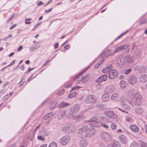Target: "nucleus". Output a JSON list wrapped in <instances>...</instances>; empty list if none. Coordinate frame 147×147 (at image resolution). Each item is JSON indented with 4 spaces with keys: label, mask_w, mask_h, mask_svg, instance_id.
<instances>
[{
    "label": "nucleus",
    "mask_w": 147,
    "mask_h": 147,
    "mask_svg": "<svg viewBox=\"0 0 147 147\" xmlns=\"http://www.w3.org/2000/svg\"><path fill=\"white\" fill-rule=\"evenodd\" d=\"M76 130V127L73 124H68L63 127L62 131L63 133L66 134H72Z\"/></svg>",
    "instance_id": "nucleus-1"
},
{
    "label": "nucleus",
    "mask_w": 147,
    "mask_h": 147,
    "mask_svg": "<svg viewBox=\"0 0 147 147\" xmlns=\"http://www.w3.org/2000/svg\"><path fill=\"white\" fill-rule=\"evenodd\" d=\"M80 109V106L78 104H76L73 105L69 111V114L71 116H73L78 112Z\"/></svg>",
    "instance_id": "nucleus-2"
},
{
    "label": "nucleus",
    "mask_w": 147,
    "mask_h": 147,
    "mask_svg": "<svg viewBox=\"0 0 147 147\" xmlns=\"http://www.w3.org/2000/svg\"><path fill=\"white\" fill-rule=\"evenodd\" d=\"M97 98L94 96L90 95L87 96L85 98V101L87 103L93 104L96 103Z\"/></svg>",
    "instance_id": "nucleus-3"
},
{
    "label": "nucleus",
    "mask_w": 147,
    "mask_h": 147,
    "mask_svg": "<svg viewBox=\"0 0 147 147\" xmlns=\"http://www.w3.org/2000/svg\"><path fill=\"white\" fill-rule=\"evenodd\" d=\"M97 120L95 117L90 119L88 121L89 124L91 126L94 127H100L101 125V123L99 121H96Z\"/></svg>",
    "instance_id": "nucleus-4"
},
{
    "label": "nucleus",
    "mask_w": 147,
    "mask_h": 147,
    "mask_svg": "<svg viewBox=\"0 0 147 147\" xmlns=\"http://www.w3.org/2000/svg\"><path fill=\"white\" fill-rule=\"evenodd\" d=\"M90 129L89 128H88V127L86 125H83L81 128L78 129V132L80 134H84L83 136L84 137H86V134H88V131H90Z\"/></svg>",
    "instance_id": "nucleus-5"
},
{
    "label": "nucleus",
    "mask_w": 147,
    "mask_h": 147,
    "mask_svg": "<svg viewBox=\"0 0 147 147\" xmlns=\"http://www.w3.org/2000/svg\"><path fill=\"white\" fill-rule=\"evenodd\" d=\"M70 140V137L68 135L63 137L60 139L61 143L63 145L67 144Z\"/></svg>",
    "instance_id": "nucleus-6"
},
{
    "label": "nucleus",
    "mask_w": 147,
    "mask_h": 147,
    "mask_svg": "<svg viewBox=\"0 0 147 147\" xmlns=\"http://www.w3.org/2000/svg\"><path fill=\"white\" fill-rule=\"evenodd\" d=\"M101 136L103 140L106 141H109L111 140V137L109 134L106 132L101 133Z\"/></svg>",
    "instance_id": "nucleus-7"
},
{
    "label": "nucleus",
    "mask_w": 147,
    "mask_h": 147,
    "mask_svg": "<svg viewBox=\"0 0 147 147\" xmlns=\"http://www.w3.org/2000/svg\"><path fill=\"white\" fill-rule=\"evenodd\" d=\"M104 114L108 117L112 119L116 118L117 117V115L113 111H105L104 112Z\"/></svg>",
    "instance_id": "nucleus-8"
},
{
    "label": "nucleus",
    "mask_w": 147,
    "mask_h": 147,
    "mask_svg": "<svg viewBox=\"0 0 147 147\" xmlns=\"http://www.w3.org/2000/svg\"><path fill=\"white\" fill-rule=\"evenodd\" d=\"M128 81L131 85H134L137 82V78L134 76H129Z\"/></svg>",
    "instance_id": "nucleus-9"
},
{
    "label": "nucleus",
    "mask_w": 147,
    "mask_h": 147,
    "mask_svg": "<svg viewBox=\"0 0 147 147\" xmlns=\"http://www.w3.org/2000/svg\"><path fill=\"white\" fill-rule=\"evenodd\" d=\"M117 72L116 70H113L109 72V77L110 79H113L116 77L117 75Z\"/></svg>",
    "instance_id": "nucleus-10"
},
{
    "label": "nucleus",
    "mask_w": 147,
    "mask_h": 147,
    "mask_svg": "<svg viewBox=\"0 0 147 147\" xmlns=\"http://www.w3.org/2000/svg\"><path fill=\"white\" fill-rule=\"evenodd\" d=\"M67 113V111L65 110H63L59 111L57 115V117L59 119H61L64 118Z\"/></svg>",
    "instance_id": "nucleus-11"
},
{
    "label": "nucleus",
    "mask_w": 147,
    "mask_h": 147,
    "mask_svg": "<svg viewBox=\"0 0 147 147\" xmlns=\"http://www.w3.org/2000/svg\"><path fill=\"white\" fill-rule=\"evenodd\" d=\"M88 144L87 140L85 139H81L79 143L80 147H87Z\"/></svg>",
    "instance_id": "nucleus-12"
},
{
    "label": "nucleus",
    "mask_w": 147,
    "mask_h": 147,
    "mask_svg": "<svg viewBox=\"0 0 147 147\" xmlns=\"http://www.w3.org/2000/svg\"><path fill=\"white\" fill-rule=\"evenodd\" d=\"M107 79V75L104 74L99 77L96 80V82H100L103 81H105Z\"/></svg>",
    "instance_id": "nucleus-13"
},
{
    "label": "nucleus",
    "mask_w": 147,
    "mask_h": 147,
    "mask_svg": "<svg viewBox=\"0 0 147 147\" xmlns=\"http://www.w3.org/2000/svg\"><path fill=\"white\" fill-rule=\"evenodd\" d=\"M109 94L107 92L103 94L102 96V101L104 102L107 101L109 100Z\"/></svg>",
    "instance_id": "nucleus-14"
},
{
    "label": "nucleus",
    "mask_w": 147,
    "mask_h": 147,
    "mask_svg": "<svg viewBox=\"0 0 147 147\" xmlns=\"http://www.w3.org/2000/svg\"><path fill=\"white\" fill-rule=\"evenodd\" d=\"M94 117L96 120L100 121L105 120L106 118L103 115L99 113L96 114Z\"/></svg>",
    "instance_id": "nucleus-15"
},
{
    "label": "nucleus",
    "mask_w": 147,
    "mask_h": 147,
    "mask_svg": "<svg viewBox=\"0 0 147 147\" xmlns=\"http://www.w3.org/2000/svg\"><path fill=\"white\" fill-rule=\"evenodd\" d=\"M115 89L114 86L111 85L107 87L105 90V91L107 93H111L113 92Z\"/></svg>",
    "instance_id": "nucleus-16"
},
{
    "label": "nucleus",
    "mask_w": 147,
    "mask_h": 147,
    "mask_svg": "<svg viewBox=\"0 0 147 147\" xmlns=\"http://www.w3.org/2000/svg\"><path fill=\"white\" fill-rule=\"evenodd\" d=\"M131 96L132 98H135L136 99H142V96L138 92H136L135 94H132Z\"/></svg>",
    "instance_id": "nucleus-17"
},
{
    "label": "nucleus",
    "mask_w": 147,
    "mask_h": 147,
    "mask_svg": "<svg viewBox=\"0 0 147 147\" xmlns=\"http://www.w3.org/2000/svg\"><path fill=\"white\" fill-rule=\"evenodd\" d=\"M120 140L123 143L126 144L127 142V139L126 137L123 135H120L119 137Z\"/></svg>",
    "instance_id": "nucleus-18"
},
{
    "label": "nucleus",
    "mask_w": 147,
    "mask_h": 147,
    "mask_svg": "<svg viewBox=\"0 0 147 147\" xmlns=\"http://www.w3.org/2000/svg\"><path fill=\"white\" fill-rule=\"evenodd\" d=\"M135 111L136 114L140 115H142L144 112L143 109L140 107L136 108L135 109Z\"/></svg>",
    "instance_id": "nucleus-19"
},
{
    "label": "nucleus",
    "mask_w": 147,
    "mask_h": 147,
    "mask_svg": "<svg viewBox=\"0 0 147 147\" xmlns=\"http://www.w3.org/2000/svg\"><path fill=\"white\" fill-rule=\"evenodd\" d=\"M107 147H120V144L119 143L115 141L113 143L108 144Z\"/></svg>",
    "instance_id": "nucleus-20"
},
{
    "label": "nucleus",
    "mask_w": 147,
    "mask_h": 147,
    "mask_svg": "<svg viewBox=\"0 0 147 147\" xmlns=\"http://www.w3.org/2000/svg\"><path fill=\"white\" fill-rule=\"evenodd\" d=\"M140 81L142 82H144L147 81V75L142 74L139 78Z\"/></svg>",
    "instance_id": "nucleus-21"
},
{
    "label": "nucleus",
    "mask_w": 147,
    "mask_h": 147,
    "mask_svg": "<svg viewBox=\"0 0 147 147\" xmlns=\"http://www.w3.org/2000/svg\"><path fill=\"white\" fill-rule=\"evenodd\" d=\"M130 128L131 130L135 132H138L139 130V127L135 125H131Z\"/></svg>",
    "instance_id": "nucleus-22"
},
{
    "label": "nucleus",
    "mask_w": 147,
    "mask_h": 147,
    "mask_svg": "<svg viewBox=\"0 0 147 147\" xmlns=\"http://www.w3.org/2000/svg\"><path fill=\"white\" fill-rule=\"evenodd\" d=\"M69 105L70 104L69 103L64 102H62L58 105V107L60 108H63L69 106Z\"/></svg>",
    "instance_id": "nucleus-23"
},
{
    "label": "nucleus",
    "mask_w": 147,
    "mask_h": 147,
    "mask_svg": "<svg viewBox=\"0 0 147 147\" xmlns=\"http://www.w3.org/2000/svg\"><path fill=\"white\" fill-rule=\"evenodd\" d=\"M90 75L89 74H88L85 77H83L81 79V80L82 81L83 83H86L90 79Z\"/></svg>",
    "instance_id": "nucleus-24"
},
{
    "label": "nucleus",
    "mask_w": 147,
    "mask_h": 147,
    "mask_svg": "<svg viewBox=\"0 0 147 147\" xmlns=\"http://www.w3.org/2000/svg\"><path fill=\"white\" fill-rule=\"evenodd\" d=\"M90 129V131H88V134H86V137H91L95 134L96 131L94 130H92V128H89Z\"/></svg>",
    "instance_id": "nucleus-25"
},
{
    "label": "nucleus",
    "mask_w": 147,
    "mask_h": 147,
    "mask_svg": "<svg viewBox=\"0 0 147 147\" xmlns=\"http://www.w3.org/2000/svg\"><path fill=\"white\" fill-rule=\"evenodd\" d=\"M38 42L37 44L34 45L30 47V51L32 52L38 48L40 46L38 45Z\"/></svg>",
    "instance_id": "nucleus-26"
},
{
    "label": "nucleus",
    "mask_w": 147,
    "mask_h": 147,
    "mask_svg": "<svg viewBox=\"0 0 147 147\" xmlns=\"http://www.w3.org/2000/svg\"><path fill=\"white\" fill-rule=\"evenodd\" d=\"M125 59V57L123 55H120L117 59V61L118 62H120L121 63L124 62Z\"/></svg>",
    "instance_id": "nucleus-27"
},
{
    "label": "nucleus",
    "mask_w": 147,
    "mask_h": 147,
    "mask_svg": "<svg viewBox=\"0 0 147 147\" xmlns=\"http://www.w3.org/2000/svg\"><path fill=\"white\" fill-rule=\"evenodd\" d=\"M119 97V95L118 93H115L113 94L111 96V98L113 100H116L118 99Z\"/></svg>",
    "instance_id": "nucleus-28"
},
{
    "label": "nucleus",
    "mask_w": 147,
    "mask_h": 147,
    "mask_svg": "<svg viewBox=\"0 0 147 147\" xmlns=\"http://www.w3.org/2000/svg\"><path fill=\"white\" fill-rule=\"evenodd\" d=\"M125 60L126 61L127 63H131L133 62L132 57L129 55L126 56Z\"/></svg>",
    "instance_id": "nucleus-29"
},
{
    "label": "nucleus",
    "mask_w": 147,
    "mask_h": 147,
    "mask_svg": "<svg viewBox=\"0 0 147 147\" xmlns=\"http://www.w3.org/2000/svg\"><path fill=\"white\" fill-rule=\"evenodd\" d=\"M97 108L99 109L104 110L106 109V107L102 104L98 103L96 105Z\"/></svg>",
    "instance_id": "nucleus-30"
},
{
    "label": "nucleus",
    "mask_w": 147,
    "mask_h": 147,
    "mask_svg": "<svg viewBox=\"0 0 147 147\" xmlns=\"http://www.w3.org/2000/svg\"><path fill=\"white\" fill-rule=\"evenodd\" d=\"M121 106L122 108L127 111L129 110L130 109V107L125 103H122Z\"/></svg>",
    "instance_id": "nucleus-31"
},
{
    "label": "nucleus",
    "mask_w": 147,
    "mask_h": 147,
    "mask_svg": "<svg viewBox=\"0 0 147 147\" xmlns=\"http://www.w3.org/2000/svg\"><path fill=\"white\" fill-rule=\"evenodd\" d=\"M142 104L141 99H136L135 105L137 106H139Z\"/></svg>",
    "instance_id": "nucleus-32"
},
{
    "label": "nucleus",
    "mask_w": 147,
    "mask_h": 147,
    "mask_svg": "<svg viewBox=\"0 0 147 147\" xmlns=\"http://www.w3.org/2000/svg\"><path fill=\"white\" fill-rule=\"evenodd\" d=\"M53 113L52 112H50L46 114L44 117V119H47L49 118V117L51 116H53Z\"/></svg>",
    "instance_id": "nucleus-33"
},
{
    "label": "nucleus",
    "mask_w": 147,
    "mask_h": 147,
    "mask_svg": "<svg viewBox=\"0 0 147 147\" xmlns=\"http://www.w3.org/2000/svg\"><path fill=\"white\" fill-rule=\"evenodd\" d=\"M106 54L108 56H113L114 53V52H113L111 50H109L107 51L106 53Z\"/></svg>",
    "instance_id": "nucleus-34"
},
{
    "label": "nucleus",
    "mask_w": 147,
    "mask_h": 147,
    "mask_svg": "<svg viewBox=\"0 0 147 147\" xmlns=\"http://www.w3.org/2000/svg\"><path fill=\"white\" fill-rule=\"evenodd\" d=\"M120 85L121 88H124L126 86V84L124 81H121L120 83Z\"/></svg>",
    "instance_id": "nucleus-35"
},
{
    "label": "nucleus",
    "mask_w": 147,
    "mask_h": 147,
    "mask_svg": "<svg viewBox=\"0 0 147 147\" xmlns=\"http://www.w3.org/2000/svg\"><path fill=\"white\" fill-rule=\"evenodd\" d=\"M120 100L123 103H126L127 101V100L126 99L125 97L123 96H122L120 98Z\"/></svg>",
    "instance_id": "nucleus-36"
},
{
    "label": "nucleus",
    "mask_w": 147,
    "mask_h": 147,
    "mask_svg": "<svg viewBox=\"0 0 147 147\" xmlns=\"http://www.w3.org/2000/svg\"><path fill=\"white\" fill-rule=\"evenodd\" d=\"M48 147H57V144L54 142H52L50 144Z\"/></svg>",
    "instance_id": "nucleus-37"
},
{
    "label": "nucleus",
    "mask_w": 147,
    "mask_h": 147,
    "mask_svg": "<svg viewBox=\"0 0 147 147\" xmlns=\"http://www.w3.org/2000/svg\"><path fill=\"white\" fill-rule=\"evenodd\" d=\"M128 32V30H127L125 32H123L120 35H119V36H118L115 40V41L117 40V39L120 38L121 37H122V36L124 35L125 34L127 33Z\"/></svg>",
    "instance_id": "nucleus-38"
},
{
    "label": "nucleus",
    "mask_w": 147,
    "mask_h": 147,
    "mask_svg": "<svg viewBox=\"0 0 147 147\" xmlns=\"http://www.w3.org/2000/svg\"><path fill=\"white\" fill-rule=\"evenodd\" d=\"M131 71V69H126L124 72V74L126 75H127L129 74Z\"/></svg>",
    "instance_id": "nucleus-39"
},
{
    "label": "nucleus",
    "mask_w": 147,
    "mask_h": 147,
    "mask_svg": "<svg viewBox=\"0 0 147 147\" xmlns=\"http://www.w3.org/2000/svg\"><path fill=\"white\" fill-rule=\"evenodd\" d=\"M76 95V92H73L72 93L69 94V97L70 98H73L74 96H75Z\"/></svg>",
    "instance_id": "nucleus-40"
},
{
    "label": "nucleus",
    "mask_w": 147,
    "mask_h": 147,
    "mask_svg": "<svg viewBox=\"0 0 147 147\" xmlns=\"http://www.w3.org/2000/svg\"><path fill=\"white\" fill-rule=\"evenodd\" d=\"M141 147H147V144L143 142H141Z\"/></svg>",
    "instance_id": "nucleus-41"
},
{
    "label": "nucleus",
    "mask_w": 147,
    "mask_h": 147,
    "mask_svg": "<svg viewBox=\"0 0 147 147\" xmlns=\"http://www.w3.org/2000/svg\"><path fill=\"white\" fill-rule=\"evenodd\" d=\"M111 127L112 129H116L117 126L115 124L113 123L111 124Z\"/></svg>",
    "instance_id": "nucleus-42"
},
{
    "label": "nucleus",
    "mask_w": 147,
    "mask_h": 147,
    "mask_svg": "<svg viewBox=\"0 0 147 147\" xmlns=\"http://www.w3.org/2000/svg\"><path fill=\"white\" fill-rule=\"evenodd\" d=\"M25 79H23L19 83V87L22 86L25 82Z\"/></svg>",
    "instance_id": "nucleus-43"
},
{
    "label": "nucleus",
    "mask_w": 147,
    "mask_h": 147,
    "mask_svg": "<svg viewBox=\"0 0 147 147\" xmlns=\"http://www.w3.org/2000/svg\"><path fill=\"white\" fill-rule=\"evenodd\" d=\"M136 142H134L133 143H131L130 146V147H138V146L136 144Z\"/></svg>",
    "instance_id": "nucleus-44"
},
{
    "label": "nucleus",
    "mask_w": 147,
    "mask_h": 147,
    "mask_svg": "<svg viewBox=\"0 0 147 147\" xmlns=\"http://www.w3.org/2000/svg\"><path fill=\"white\" fill-rule=\"evenodd\" d=\"M81 87L79 86H75L73 87L71 90V92L73 90H76L80 88H81Z\"/></svg>",
    "instance_id": "nucleus-45"
},
{
    "label": "nucleus",
    "mask_w": 147,
    "mask_h": 147,
    "mask_svg": "<svg viewBox=\"0 0 147 147\" xmlns=\"http://www.w3.org/2000/svg\"><path fill=\"white\" fill-rule=\"evenodd\" d=\"M126 103H128L131 105L132 106H133L134 105V103L131 100H127Z\"/></svg>",
    "instance_id": "nucleus-46"
},
{
    "label": "nucleus",
    "mask_w": 147,
    "mask_h": 147,
    "mask_svg": "<svg viewBox=\"0 0 147 147\" xmlns=\"http://www.w3.org/2000/svg\"><path fill=\"white\" fill-rule=\"evenodd\" d=\"M125 119L126 121H130L131 119V117L128 116H126L125 117Z\"/></svg>",
    "instance_id": "nucleus-47"
},
{
    "label": "nucleus",
    "mask_w": 147,
    "mask_h": 147,
    "mask_svg": "<svg viewBox=\"0 0 147 147\" xmlns=\"http://www.w3.org/2000/svg\"><path fill=\"white\" fill-rule=\"evenodd\" d=\"M101 126H102L104 128H109V127L108 126L106 125L105 123H101Z\"/></svg>",
    "instance_id": "nucleus-48"
},
{
    "label": "nucleus",
    "mask_w": 147,
    "mask_h": 147,
    "mask_svg": "<svg viewBox=\"0 0 147 147\" xmlns=\"http://www.w3.org/2000/svg\"><path fill=\"white\" fill-rule=\"evenodd\" d=\"M121 50L125 49L127 48V47L126 45H124L119 47Z\"/></svg>",
    "instance_id": "nucleus-49"
},
{
    "label": "nucleus",
    "mask_w": 147,
    "mask_h": 147,
    "mask_svg": "<svg viewBox=\"0 0 147 147\" xmlns=\"http://www.w3.org/2000/svg\"><path fill=\"white\" fill-rule=\"evenodd\" d=\"M118 109L119 110V111H121L122 112H123V113H128V112L127 111V110L123 109H121V108H118Z\"/></svg>",
    "instance_id": "nucleus-50"
},
{
    "label": "nucleus",
    "mask_w": 147,
    "mask_h": 147,
    "mask_svg": "<svg viewBox=\"0 0 147 147\" xmlns=\"http://www.w3.org/2000/svg\"><path fill=\"white\" fill-rule=\"evenodd\" d=\"M64 90H61L57 94L59 96H60L62 95L64 92Z\"/></svg>",
    "instance_id": "nucleus-51"
},
{
    "label": "nucleus",
    "mask_w": 147,
    "mask_h": 147,
    "mask_svg": "<svg viewBox=\"0 0 147 147\" xmlns=\"http://www.w3.org/2000/svg\"><path fill=\"white\" fill-rule=\"evenodd\" d=\"M37 138L38 140H40L42 141H44L45 140V138L41 136H38Z\"/></svg>",
    "instance_id": "nucleus-52"
},
{
    "label": "nucleus",
    "mask_w": 147,
    "mask_h": 147,
    "mask_svg": "<svg viewBox=\"0 0 147 147\" xmlns=\"http://www.w3.org/2000/svg\"><path fill=\"white\" fill-rule=\"evenodd\" d=\"M86 69L85 70L82 72L80 74H79L76 77L74 78L73 79V80H76L77 78L78 77V76H80L81 74H82V73H84Z\"/></svg>",
    "instance_id": "nucleus-53"
},
{
    "label": "nucleus",
    "mask_w": 147,
    "mask_h": 147,
    "mask_svg": "<svg viewBox=\"0 0 147 147\" xmlns=\"http://www.w3.org/2000/svg\"><path fill=\"white\" fill-rule=\"evenodd\" d=\"M40 22L38 23L36 25L34 26V28L32 30H34L36 28L38 27V26L40 24Z\"/></svg>",
    "instance_id": "nucleus-54"
},
{
    "label": "nucleus",
    "mask_w": 147,
    "mask_h": 147,
    "mask_svg": "<svg viewBox=\"0 0 147 147\" xmlns=\"http://www.w3.org/2000/svg\"><path fill=\"white\" fill-rule=\"evenodd\" d=\"M108 71H109L106 67L103 68L102 70V72L104 73H107Z\"/></svg>",
    "instance_id": "nucleus-55"
},
{
    "label": "nucleus",
    "mask_w": 147,
    "mask_h": 147,
    "mask_svg": "<svg viewBox=\"0 0 147 147\" xmlns=\"http://www.w3.org/2000/svg\"><path fill=\"white\" fill-rule=\"evenodd\" d=\"M121 49L119 47L116 48V50L114 51V53H115L116 52H118L119 51H121Z\"/></svg>",
    "instance_id": "nucleus-56"
},
{
    "label": "nucleus",
    "mask_w": 147,
    "mask_h": 147,
    "mask_svg": "<svg viewBox=\"0 0 147 147\" xmlns=\"http://www.w3.org/2000/svg\"><path fill=\"white\" fill-rule=\"evenodd\" d=\"M103 62V61H102V62H99L98 64H96L95 65V68H98L99 66L101 64L102 62Z\"/></svg>",
    "instance_id": "nucleus-57"
},
{
    "label": "nucleus",
    "mask_w": 147,
    "mask_h": 147,
    "mask_svg": "<svg viewBox=\"0 0 147 147\" xmlns=\"http://www.w3.org/2000/svg\"><path fill=\"white\" fill-rule=\"evenodd\" d=\"M13 15H12V16H10L9 18L7 20V22H9L11 21V20H12L13 19Z\"/></svg>",
    "instance_id": "nucleus-58"
},
{
    "label": "nucleus",
    "mask_w": 147,
    "mask_h": 147,
    "mask_svg": "<svg viewBox=\"0 0 147 147\" xmlns=\"http://www.w3.org/2000/svg\"><path fill=\"white\" fill-rule=\"evenodd\" d=\"M106 67L109 71L112 68V67L111 65H109Z\"/></svg>",
    "instance_id": "nucleus-59"
},
{
    "label": "nucleus",
    "mask_w": 147,
    "mask_h": 147,
    "mask_svg": "<svg viewBox=\"0 0 147 147\" xmlns=\"http://www.w3.org/2000/svg\"><path fill=\"white\" fill-rule=\"evenodd\" d=\"M34 69V68H31L30 67H29L28 68V69L26 72V73H29L30 72V71L31 70H33Z\"/></svg>",
    "instance_id": "nucleus-60"
},
{
    "label": "nucleus",
    "mask_w": 147,
    "mask_h": 147,
    "mask_svg": "<svg viewBox=\"0 0 147 147\" xmlns=\"http://www.w3.org/2000/svg\"><path fill=\"white\" fill-rule=\"evenodd\" d=\"M50 61V60L49 59H48L47 61L45 62V63L43 64L42 66H45L47 64V63H49V62Z\"/></svg>",
    "instance_id": "nucleus-61"
},
{
    "label": "nucleus",
    "mask_w": 147,
    "mask_h": 147,
    "mask_svg": "<svg viewBox=\"0 0 147 147\" xmlns=\"http://www.w3.org/2000/svg\"><path fill=\"white\" fill-rule=\"evenodd\" d=\"M44 3L42 2L41 1H39L38 3L37 4V5L38 6H40L41 5H42L44 4Z\"/></svg>",
    "instance_id": "nucleus-62"
},
{
    "label": "nucleus",
    "mask_w": 147,
    "mask_h": 147,
    "mask_svg": "<svg viewBox=\"0 0 147 147\" xmlns=\"http://www.w3.org/2000/svg\"><path fill=\"white\" fill-rule=\"evenodd\" d=\"M52 10V8H50L48 10H45V12L46 13H47L48 12H51V11Z\"/></svg>",
    "instance_id": "nucleus-63"
},
{
    "label": "nucleus",
    "mask_w": 147,
    "mask_h": 147,
    "mask_svg": "<svg viewBox=\"0 0 147 147\" xmlns=\"http://www.w3.org/2000/svg\"><path fill=\"white\" fill-rule=\"evenodd\" d=\"M16 26H17L16 24H14V25L10 27V28H9L11 30V29H13L14 28L16 27Z\"/></svg>",
    "instance_id": "nucleus-64"
}]
</instances>
